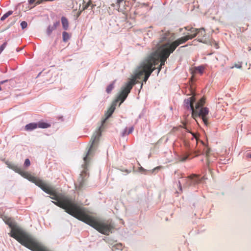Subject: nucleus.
Returning a JSON list of instances; mask_svg holds the SVG:
<instances>
[{"mask_svg": "<svg viewBox=\"0 0 251 251\" xmlns=\"http://www.w3.org/2000/svg\"><path fill=\"white\" fill-rule=\"evenodd\" d=\"M11 168L21 174L25 178L35 183L45 192L50 194L52 201L56 206L65 210L69 214L90 225L99 232L108 235L113 226L111 223L99 220L96 217L89 214L86 208L81 206L74 200L63 193L56 192V190L40 178L32 176L28 172H24L21 168L13 165Z\"/></svg>", "mask_w": 251, "mask_h": 251, "instance_id": "obj_1", "label": "nucleus"}, {"mask_svg": "<svg viewBox=\"0 0 251 251\" xmlns=\"http://www.w3.org/2000/svg\"><path fill=\"white\" fill-rule=\"evenodd\" d=\"M3 221L11 229L10 236L15 239L22 245L29 248L35 242V240L29 235L17 227L11 218L4 217Z\"/></svg>", "mask_w": 251, "mask_h": 251, "instance_id": "obj_2", "label": "nucleus"}, {"mask_svg": "<svg viewBox=\"0 0 251 251\" xmlns=\"http://www.w3.org/2000/svg\"><path fill=\"white\" fill-rule=\"evenodd\" d=\"M115 110V107L111 106L107 112L105 113V118L102 121L101 126L99 128L98 130L96 131L93 136H92L90 140L91 145L89 148L86 155L84 157L83 160L85 164L83 165V167L85 168L87 164L90 161V156L93 155L95 151L96 150L98 144L99 142L100 138L101 136V132L102 131V127L103 124L105 123L106 121L111 116Z\"/></svg>", "mask_w": 251, "mask_h": 251, "instance_id": "obj_3", "label": "nucleus"}, {"mask_svg": "<svg viewBox=\"0 0 251 251\" xmlns=\"http://www.w3.org/2000/svg\"><path fill=\"white\" fill-rule=\"evenodd\" d=\"M170 50L164 46L162 45L158 49L155 51L152 52L149 56L145 59L147 62L151 64L152 68L155 67V65H157L159 62L160 64L158 69V73L160 71L162 67L165 65L167 59L169 57L171 53Z\"/></svg>", "mask_w": 251, "mask_h": 251, "instance_id": "obj_4", "label": "nucleus"}, {"mask_svg": "<svg viewBox=\"0 0 251 251\" xmlns=\"http://www.w3.org/2000/svg\"><path fill=\"white\" fill-rule=\"evenodd\" d=\"M155 69L154 67L152 68L151 64L145 59L138 68L136 73L131 79H134L136 84V79H141L144 75L143 81L146 82Z\"/></svg>", "mask_w": 251, "mask_h": 251, "instance_id": "obj_5", "label": "nucleus"}, {"mask_svg": "<svg viewBox=\"0 0 251 251\" xmlns=\"http://www.w3.org/2000/svg\"><path fill=\"white\" fill-rule=\"evenodd\" d=\"M193 38H194V36L191 35L190 32L188 31L186 36L182 37L171 43H167L163 45L166 46V47L170 50L171 52H173L179 45L185 43L188 40L192 39Z\"/></svg>", "mask_w": 251, "mask_h": 251, "instance_id": "obj_6", "label": "nucleus"}, {"mask_svg": "<svg viewBox=\"0 0 251 251\" xmlns=\"http://www.w3.org/2000/svg\"><path fill=\"white\" fill-rule=\"evenodd\" d=\"M186 30L188 31H190L191 35H194V37L197 35L198 36V41L200 42L206 43V33L205 29L203 28H195L193 27L187 26L185 27Z\"/></svg>", "mask_w": 251, "mask_h": 251, "instance_id": "obj_7", "label": "nucleus"}, {"mask_svg": "<svg viewBox=\"0 0 251 251\" xmlns=\"http://www.w3.org/2000/svg\"><path fill=\"white\" fill-rule=\"evenodd\" d=\"M209 112L208 109L206 107H201L199 109H195L192 112V116L196 119L198 117H201L205 125L208 124L207 115Z\"/></svg>", "mask_w": 251, "mask_h": 251, "instance_id": "obj_8", "label": "nucleus"}, {"mask_svg": "<svg viewBox=\"0 0 251 251\" xmlns=\"http://www.w3.org/2000/svg\"><path fill=\"white\" fill-rule=\"evenodd\" d=\"M135 84V82L134 79H130V80L126 84L125 86L122 89L118 97V99L121 100V102H123L126 100L128 94L130 93L131 89Z\"/></svg>", "mask_w": 251, "mask_h": 251, "instance_id": "obj_9", "label": "nucleus"}, {"mask_svg": "<svg viewBox=\"0 0 251 251\" xmlns=\"http://www.w3.org/2000/svg\"><path fill=\"white\" fill-rule=\"evenodd\" d=\"M86 175L87 174L85 170H84L82 172L81 174H80V176L77 180L78 184H76V188L78 189H81L84 185L85 181L86 180V178H85V177L86 176Z\"/></svg>", "mask_w": 251, "mask_h": 251, "instance_id": "obj_10", "label": "nucleus"}, {"mask_svg": "<svg viewBox=\"0 0 251 251\" xmlns=\"http://www.w3.org/2000/svg\"><path fill=\"white\" fill-rule=\"evenodd\" d=\"M196 99L194 97H191L184 100V104L185 106L187 107V108H190L192 110V112H193V110H194L195 107L193 105L194 102L195 101Z\"/></svg>", "mask_w": 251, "mask_h": 251, "instance_id": "obj_11", "label": "nucleus"}, {"mask_svg": "<svg viewBox=\"0 0 251 251\" xmlns=\"http://www.w3.org/2000/svg\"><path fill=\"white\" fill-rule=\"evenodd\" d=\"M32 251H49L36 241L28 248Z\"/></svg>", "mask_w": 251, "mask_h": 251, "instance_id": "obj_12", "label": "nucleus"}, {"mask_svg": "<svg viewBox=\"0 0 251 251\" xmlns=\"http://www.w3.org/2000/svg\"><path fill=\"white\" fill-rule=\"evenodd\" d=\"M60 25V22L56 21L53 23V25H49L48 27L46 32L48 36H50L51 35L52 32L55 30Z\"/></svg>", "mask_w": 251, "mask_h": 251, "instance_id": "obj_13", "label": "nucleus"}, {"mask_svg": "<svg viewBox=\"0 0 251 251\" xmlns=\"http://www.w3.org/2000/svg\"><path fill=\"white\" fill-rule=\"evenodd\" d=\"M188 178L190 179V181L189 185L198 184L201 181L199 176L194 174L190 176H188Z\"/></svg>", "mask_w": 251, "mask_h": 251, "instance_id": "obj_14", "label": "nucleus"}, {"mask_svg": "<svg viewBox=\"0 0 251 251\" xmlns=\"http://www.w3.org/2000/svg\"><path fill=\"white\" fill-rule=\"evenodd\" d=\"M61 21L63 29L65 30H68L69 25L68 20L65 17H62Z\"/></svg>", "mask_w": 251, "mask_h": 251, "instance_id": "obj_15", "label": "nucleus"}, {"mask_svg": "<svg viewBox=\"0 0 251 251\" xmlns=\"http://www.w3.org/2000/svg\"><path fill=\"white\" fill-rule=\"evenodd\" d=\"M37 127V124L35 123H30L27 124L25 126L26 130L31 131Z\"/></svg>", "mask_w": 251, "mask_h": 251, "instance_id": "obj_16", "label": "nucleus"}, {"mask_svg": "<svg viewBox=\"0 0 251 251\" xmlns=\"http://www.w3.org/2000/svg\"><path fill=\"white\" fill-rule=\"evenodd\" d=\"M205 103V99L202 97L200 100L197 103L195 109H199Z\"/></svg>", "mask_w": 251, "mask_h": 251, "instance_id": "obj_17", "label": "nucleus"}, {"mask_svg": "<svg viewBox=\"0 0 251 251\" xmlns=\"http://www.w3.org/2000/svg\"><path fill=\"white\" fill-rule=\"evenodd\" d=\"M43 1V0H28V3L32 7H34L37 4H40Z\"/></svg>", "mask_w": 251, "mask_h": 251, "instance_id": "obj_18", "label": "nucleus"}, {"mask_svg": "<svg viewBox=\"0 0 251 251\" xmlns=\"http://www.w3.org/2000/svg\"><path fill=\"white\" fill-rule=\"evenodd\" d=\"M71 35L66 31L62 32V39L63 42H66L71 38Z\"/></svg>", "mask_w": 251, "mask_h": 251, "instance_id": "obj_19", "label": "nucleus"}, {"mask_svg": "<svg viewBox=\"0 0 251 251\" xmlns=\"http://www.w3.org/2000/svg\"><path fill=\"white\" fill-rule=\"evenodd\" d=\"M37 124V127L42 128H46L50 126V125L45 122H39Z\"/></svg>", "mask_w": 251, "mask_h": 251, "instance_id": "obj_20", "label": "nucleus"}, {"mask_svg": "<svg viewBox=\"0 0 251 251\" xmlns=\"http://www.w3.org/2000/svg\"><path fill=\"white\" fill-rule=\"evenodd\" d=\"M133 129H134L133 126H131V127H129L128 129L127 128H126L125 129L124 135L129 134L131 133L132 132V131H133Z\"/></svg>", "mask_w": 251, "mask_h": 251, "instance_id": "obj_21", "label": "nucleus"}, {"mask_svg": "<svg viewBox=\"0 0 251 251\" xmlns=\"http://www.w3.org/2000/svg\"><path fill=\"white\" fill-rule=\"evenodd\" d=\"M114 88V83L109 84L106 88V91L107 93H110Z\"/></svg>", "mask_w": 251, "mask_h": 251, "instance_id": "obj_22", "label": "nucleus"}, {"mask_svg": "<svg viewBox=\"0 0 251 251\" xmlns=\"http://www.w3.org/2000/svg\"><path fill=\"white\" fill-rule=\"evenodd\" d=\"M204 68L202 66H199L195 68V71L196 72H199L201 74L203 73Z\"/></svg>", "mask_w": 251, "mask_h": 251, "instance_id": "obj_23", "label": "nucleus"}, {"mask_svg": "<svg viewBox=\"0 0 251 251\" xmlns=\"http://www.w3.org/2000/svg\"><path fill=\"white\" fill-rule=\"evenodd\" d=\"M170 35V32L169 31H166L164 33V36L161 38V41H164L168 39V36Z\"/></svg>", "mask_w": 251, "mask_h": 251, "instance_id": "obj_24", "label": "nucleus"}, {"mask_svg": "<svg viewBox=\"0 0 251 251\" xmlns=\"http://www.w3.org/2000/svg\"><path fill=\"white\" fill-rule=\"evenodd\" d=\"M234 67L241 69L242 68V63L238 62V63H235L233 66L230 67V69H233Z\"/></svg>", "mask_w": 251, "mask_h": 251, "instance_id": "obj_25", "label": "nucleus"}, {"mask_svg": "<svg viewBox=\"0 0 251 251\" xmlns=\"http://www.w3.org/2000/svg\"><path fill=\"white\" fill-rule=\"evenodd\" d=\"M7 46V42L5 41L4 43H3L2 45H1L0 46V54L1 53V52L4 50V49L5 48V47Z\"/></svg>", "mask_w": 251, "mask_h": 251, "instance_id": "obj_26", "label": "nucleus"}, {"mask_svg": "<svg viewBox=\"0 0 251 251\" xmlns=\"http://www.w3.org/2000/svg\"><path fill=\"white\" fill-rule=\"evenodd\" d=\"M27 24L26 22L25 21H23L21 23V26L22 28V29H25V28L26 27H27Z\"/></svg>", "mask_w": 251, "mask_h": 251, "instance_id": "obj_27", "label": "nucleus"}, {"mask_svg": "<svg viewBox=\"0 0 251 251\" xmlns=\"http://www.w3.org/2000/svg\"><path fill=\"white\" fill-rule=\"evenodd\" d=\"M30 164V160L28 159H26L25 161L24 165L26 167H28Z\"/></svg>", "mask_w": 251, "mask_h": 251, "instance_id": "obj_28", "label": "nucleus"}, {"mask_svg": "<svg viewBox=\"0 0 251 251\" xmlns=\"http://www.w3.org/2000/svg\"><path fill=\"white\" fill-rule=\"evenodd\" d=\"M13 13V11L12 10H9L5 13H4L3 16H10Z\"/></svg>", "mask_w": 251, "mask_h": 251, "instance_id": "obj_29", "label": "nucleus"}, {"mask_svg": "<svg viewBox=\"0 0 251 251\" xmlns=\"http://www.w3.org/2000/svg\"><path fill=\"white\" fill-rule=\"evenodd\" d=\"M189 155H186L181 158L180 161H186L187 158H188Z\"/></svg>", "mask_w": 251, "mask_h": 251, "instance_id": "obj_30", "label": "nucleus"}, {"mask_svg": "<svg viewBox=\"0 0 251 251\" xmlns=\"http://www.w3.org/2000/svg\"><path fill=\"white\" fill-rule=\"evenodd\" d=\"M115 247L118 249H120V250L122 249V245L121 244H116Z\"/></svg>", "mask_w": 251, "mask_h": 251, "instance_id": "obj_31", "label": "nucleus"}, {"mask_svg": "<svg viewBox=\"0 0 251 251\" xmlns=\"http://www.w3.org/2000/svg\"><path fill=\"white\" fill-rule=\"evenodd\" d=\"M212 42L213 43V45H214V47L216 49H218L219 47H218V44L215 41H213Z\"/></svg>", "mask_w": 251, "mask_h": 251, "instance_id": "obj_32", "label": "nucleus"}, {"mask_svg": "<svg viewBox=\"0 0 251 251\" xmlns=\"http://www.w3.org/2000/svg\"><path fill=\"white\" fill-rule=\"evenodd\" d=\"M246 157L248 158H251V153H250V152L247 153L246 154Z\"/></svg>", "mask_w": 251, "mask_h": 251, "instance_id": "obj_33", "label": "nucleus"}, {"mask_svg": "<svg viewBox=\"0 0 251 251\" xmlns=\"http://www.w3.org/2000/svg\"><path fill=\"white\" fill-rule=\"evenodd\" d=\"M195 156H197L200 154V151H196L194 152Z\"/></svg>", "mask_w": 251, "mask_h": 251, "instance_id": "obj_34", "label": "nucleus"}, {"mask_svg": "<svg viewBox=\"0 0 251 251\" xmlns=\"http://www.w3.org/2000/svg\"><path fill=\"white\" fill-rule=\"evenodd\" d=\"M89 6V4H88V3H87V4H86V5H83V9H86V8H87V7H88Z\"/></svg>", "mask_w": 251, "mask_h": 251, "instance_id": "obj_35", "label": "nucleus"}, {"mask_svg": "<svg viewBox=\"0 0 251 251\" xmlns=\"http://www.w3.org/2000/svg\"><path fill=\"white\" fill-rule=\"evenodd\" d=\"M209 151H210V149H207L206 151V152H205V154H206V156H208V153L209 152Z\"/></svg>", "mask_w": 251, "mask_h": 251, "instance_id": "obj_36", "label": "nucleus"}, {"mask_svg": "<svg viewBox=\"0 0 251 251\" xmlns=\"http://www.w3.org/2000/svg\"><path fill=\"white\" fill-rule=\"evenodd\" d=\"M124 0H117V3L119 4H120L121 2H122Z\"/></svg>", "mask_w": 251, "mask_h": 251, "instance_id": "obj_37", "label": "nucleus"}, {"mask_svg": "<svg viewBox=\"0 0 251 251\" xmlns=\"http://www.w3.org/2000/svg\"><path fill=\"white\" fill-rule=\"evenodd\" d=\"M7 17H1V21H4Z\"/></svg>", "mask_w": 251, "mask_h": 251, "instance_id": "obj_38", "label": "nucleus"}, {"mask_svg": "<svg viewBox=\"0 0 251 251\" xmlns=\"http://www.w3.org/2000/svg\"><path fill=\"white\" fill-rule=\"evenodd\" d=\"M178 184H179V187L180 189L181 190V189H182V188H181V183H180V181L178 182Z\"/></svg>", "mask_w": 251, "mask_h": 251, "instance_id": "obj_39", "label": "nucleus"}, {"mask_svg": "<svg viewBox=\"0 0 251 251\" xmlns=\"http://www.w3.org/2000/svg\"><path fill=\"white\" fill-rule=\"evenodd\" d=\"M7 80H4V81H2L0 82V84H3L4 83V82H7Z\"/></svg>", "mask_w": 251, "mask_h": 251, "instance_id": "obj_40", "label": "nucleus"}, {"mask_svg": "<svg viewBox=\"0 0 251 251\" xmlns=\"http://www.w3.org/2000/svg\"><path fill=\"white\" fill-rule=\"evenodd\" d=\"M184 126H185V124H183V126H180L182 127L186 128V127Z\"/></svg>", "mask_w": 251, "mask_h": 251, "instance_id": "obj_41", "label": "nucleus"}]
</instances>
